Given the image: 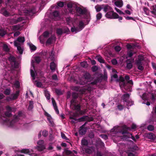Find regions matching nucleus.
<instances>
[{
	"instance_id": "obj_1",
	"label": "nucleus",
	"mask_w": 156,
	"mask_h": 156,
	"mask_svg": "<svg viewBox=\"0 0 156 156\" xmlns=\"http://www.w3.org/2000/svg\"><path fill=\"white\" fill-rule=\"evenodd\" d=\"M93 78L88 72L84 73L83 76L79 80V81L76 83L80 85H84L88 84V86L87 87L80 88L77 86L73 87L72 89L76 91H79V93L82 94L87 93L88 92H90L93 89L95 88L97 84L99 82V79L98 77L95 78L93 82H91Z\"/></svg>"
},
{
	"instance_id": "obj_2",
	"label": "nucleus",
	"mask_w": 156,
	"mask_h": 156,
	"mask_svg": "<svg viewBox=\"0 0 156 156\" xmlns=\"http://www.w3.org/2000/svg\"><path fill=\"white\" fill-rule=\"evenodd\" d=\"M131 128L124 125L122 127L115 126L111 130L110 134L112 136V138L114 142L117 143L121 140H126L128 138H131L134 141L136 139H138L139 137L136 135L135 137L133 136L131 134L129 133L128 131L130 130Z\"/></svg>"
},
{
	"instance_id": "obj_3",
	"label": "nucleus",
	"mask_w": 156,
	"mask_h": 156,
	"mask_svg": "<svg viewBox=\"0 0 156 156\" xmlns=\"http://www.w3.org/2000/svg\"><path fill=\"white\" fill-rule=\"evenodd\" d=\"M119 80V86L121 89L122 90L124 89L128 91H131V87L133 84V82L132 80H129V76L126 75L125 76V78L120 76Z\"/></svg>"
},
{
	"instance_id": "obj_4",
	"label": "nucleus",
	"mask_w": 156,
	"mask_h": 156,
	"mask_svg": "<svg viewBox=\"0 0 156 156\" xmlns=\"http://www.w3.org/2000/svg\"><path fill=\"white\" fill-rule=\"evenodd\" d=\"M72 97L73 99L70 101L71 105L74 108V109L79 114H83L85 113V112L80 110V103L81 98L80 97L79 98L78 94L75 92H73L72 93Z\"/></svg>"
},
{
	"instance_id": "obj_5",
	"label": "nucleus",
	"mask_w": 156,
	"mask_h": 156,
	"mask_svg": "<svg viewBox=\"0 0 156 156\" xmlns=\"http://www.w3.org/2000/svg\"><path fill=\"white\" fill-rule=\"evenodd\" d=\"M66 21L68 25H70L73 24V26L71 27V30L72 32L75 34L81 31L85 26L84 22L82 20H80L76 24H73V20L70 17L66 18Z\"/></svg>"
},
{
	"instance_id": "obj_6",
	"label": "nucleus",
	"mask_w": 156,
	"mask_h": 156,
	"mask_svg": "<svg viewBox=\"0 0 156 156\" xmlns=\"http://www.w3.org/2000/svg\"><path fill=\"white\" fill-rule=\"evenodd\" d=\"M76 10L77 14L79 16H83V18L86 20L87 24H88L90 20V17L89 13H88L85 8H82L79 7L76 8Z\"/></svg>"
},
{
	"instance_id": "obj_7",
	"label": "nucleus",
	"mask_w": 156,
	"mask_h": 156,
	"mask_svg": "<svg viewBox=\"0 0 156 156\" xmlns=\"http://www.w3.org/2000/svg\"><path fill=\"white\" fill-rule=\"evenodd\" d=\"M22 115V113L21 111H20L19 112L18 115L14 117V119L12 121H10L9 119H6L4 120L5 122L7 123L9 125L10 127H13L14 125H16L18 123L20 124V123L19 122V121L20 118V117Z\"/></svg>"
},
{
	"instance_id": "obj_8",
	"label": "nucleus",
	"mask_w": 156,
	"mask_h": 156,
	"mask_svg": "<svg viewBox=\"0 0 156 156\" xmlns=\"http://www.w3.org/2000/svg\"><path fill=\"white\" fill-rule=\"evenodd\" d=\"M34 60V62H33V60L31 62V65L33 67V69L31 68L30 69V74L33 80V82H34V80L35 79L36 77V73L35 71V67L34 64V62H35L38 64L39 63V56H34L33 57Z\"/></svg>"
},
{
	"instance_id": "obj_9",
	"label": "nucleus",
	"mask_w": 156,
	"mask_h": 156,
	"mask_svg": "<svg viewBox=\"0 0 156 156\" xmlns=\"http://www.w3.org/2000/svg\"><path fill=\"white\" fill-rule=\"evenodd\" d=\"M122 100L127 106H130L133 104V102L129 98V94H125L122 97Z\"/></svg>"
},
{
	"instance_id": "obj_10",
	"label": "nucleus",
	"mask_w": 156,
	"mask_h": 156,
	"mask_svg": "<svg viewBox=\"0 0 156 156\" xmlns=\"http://www.w3.org/2000/svg\"><path fill=\"white\" fill-rule=\"evenodd\" d=\"M156 97V94L153 93H150L147 95L146 93H144L141 97L144 100H148L151 99V100L154 101L155 100Z\"/></svg>"
},
{
	"instance_id": "obj_11",
	"label": "nucleus",
	"mask_w": 156,
	"mask_h": 156,
	"mask_svg": "<svg viewBox=\"0 0 156 156\" xmlns=\"http://www.w3.org/2000/svg\"><path fill=\"white\" fill-rule=\"evenodd\" d=\"M8 58L10 63L12 67L15 68H17L18 67V63L16 61V58L14 56L11 55Z\"/></svg>"
},
{
	"instance_id": "obj_12",
	"label": "nucleus",
	"mask_w": 156,
	"mask_h": 156,
	"mask_svg": "<svg viewBox=\"0 0 156 156\" xmlns=\"http://www.w3.org/2000/svg\"><path fill=\"white\" fill-rule=\"evenodd\" d=\"M0 62L2 65H3L4 67H5V71H6V69H8V71H10L11 69L10 68H8L9 67V65L7 63V60L6 58H5L4 56H2V57L0 56Z\"/></svg>"
},
{
	"instance_id": "obj_13",
	"label": "nucleus",
	"mask_w": 156,
	"mask_h": 156,
	"mask_svg": "<svg viewBox=\"0 0 156 156\" xmlns=\"http://www.w3.org/2000/svg\"><path fill=\"white\" fill-rule=\"evenodd\" d=\"M105 16L108 19H115L117 18L118 15L116 13L114 12L113 9L112 11L107 12Z\"/></svg>"
},
{
	"instance_id": "obj_14",
	"label": "nucleus",
	"mask_w": 156,
	"mask_h": 156,
	"mask_svg": "<svg viewBox=\"0 0 156 156\" xmlns=\"http://www.w3.org/2000/svg\"><path fill=\"white\" fill-rule=\"evenodd\" d=\"M25 39L24 37L20 36L14 41V46L23 45Z\"/></svg>"
},
{
	"instance_id": "obj_15",
	"label": "nucleus",
	"mask_w": 156,
	"mask_h": 156,
	"mask_svg": "<svg viewBox=\"0 0 156 156\" xmlns=\"http://www.w3.org/2000/svg\"><path fill=\"white\" fill-rule=\"evenodd\" d=\"M33 152L32 150L27 149H23L20 151L21 153L28 154L31 156H38L37 154L33 153Z\"/></svg>"
},
{
	"instance_id": "obj_16",
	"label": "nucleus",
	"mask_w": 156,
	"mask_h": 156,
	"mask_svg": "<svg viewBox=\"0 0 156 156\" xmlns=\"http://www.w3.org/2000/svg\"><path fill=\"white\" fill-rule=\"evenodd\" d=\"M52 19L54 20H58L60 19L59 13L57 11H55L51 14Z\"/></svg>"
},
{
	"instance_id": "obj_17",
	"label": "nucleus",
	"mask_w": 156,
	"mask_h": 156,
	"mask_svg": "<svg viewBox=\"0 0 156 156\" xmlns=\"http://www.w3.org/2000/svg\"><path fill=\"white\" fill-rule=\"evenodd\" d=\"M35 8L33 6L30 7L29 9L26 10L25 11V13L29 15L34 14L35 13Z\"/></svg>"
},
{
	"instance_id": "obj_18",
	"label": "nucleus",
	"mask_w": 156,
	"mask_h": 156,
	"mask_svg": "<svg viewBox=\"0 0 156 156\" xmlns=\"http://www.w3.org/2000/svg\"><path fill=\"white\" fill-rule=\"evenodd\" d=\"M44 114L47 117V119L49 122L50 125L52 126H54V123L50 115L46 112H44Z\"/></svg>"
},
{
	"instance_id": "obj_19",
	"label": "nucleus",
	"mask_w": 156,
	"mask_h": 156,
	"mask_svg": "<svg viewBox=\"0 0 156 156\" xmlns=\"http://www.w3.org/2000/svg\"><path fill=\"white\" fill-rule=\"evenodd\" d=\"M112 2L114 4L119 7H121L123 5V3L122 0H112Z\"/></svg>"
},
{
	"instance_id": "obj_20",
	"label": "nucleus",
	"mask_w": 156,
	"mask_h": 156,
	"mask_svg": "<svg viewBox=\"0 0 156 156\" xmlns=\"http://www.w3.org/2000/svg\"><path fill=\"white\" fill-rule=\"evenodd\" d=\"M56 37L54 35L52 36L49 38L46 42V45L49 44H52L55 41Z\"/></svg>"
},
{
	"instance_id": "obj_21",
	"label": "nucleus",
	"mask_w": 156,
	"mask_h": 156,
	"mask_svg": "<svg viewBox=\"0 0 156 156\" xmlns=\"http://www.w3.org/2000/svg\"><path fill=\"white\" fill-rule=\"evenodd\" d=\"M112 10V8L109 5H103V10L105 12H108Z\"/></svg>"
},
{
	"instance_id": "obj_22",
	"label": "nucleus",
	"mask_w": 156,
	"mask_h": 156,
	"mask_svg": "<svg viewBox=\"0 0 156 156\" xmlns=\"http://www.w3.org/2000/svg\"><path fill=\"white\" fill-rule=\"evenodd\" d=\"M47 0H40V11L42 10L45 5Z\"/></svg>"
},
{
	"instance_id": "obj_23",
	"label": "nucleus",
	"mask_w": 156,
	"mask_h": 156,
	"mask_svg": "<svg viewBox=\"0 0 156 156\" xmlns=\"http://www.w3.org/2000/svg\"><path fill=\"white\" fill-rule=\"evenodd\" d=\"M15 4L14 2V0H7V2L6 3L7 5L9 6L11 8L15 9L13 5Z\"/></svg>"
},
{
	"instance_id": "obj_24",
	"label": "nucleus",
	"mask_w": 156,
	"mask_h": 156,
	"mask_svg": "<svg viewBox=\"0 0 156 156\" xmlns=\"http://www.w3.org/2000/svg\"><path fill=\"white\" fill-rule=\"evenodd\" d=\"M147 137L149 139L153 140H155L156 138L155 135L151 133H147Z\"/></svg>"
},
{
	"instance_id": "obj_25",
	"label": "nucleus",
	"mask_w": 156,
	"mask_h": 156,
	"mask_svg": "<svg viewBox=\"0 0 156 156\" xmlns=\"http://www.w3.org/2000/svg\"><path fill=\"white\" fill-rule=\"evenodd\" d=\"M52 104L53 105V106L54 108V109L55 110V111L57 114H59V111L58 109L57 106H56V103L54 100V99L53 98H51Z\"/></svg>"
},
{
	"instance_id": "obj_26",
	"label": "nucleus",
	"mask_w": 156,
	"mask_h": 156,
	"mask_svg": "<svg viewBox=\"0 0 156 156\" xmlns=\"http://www.w3.org/2000/svg\"><path fill=\"white\" fill-rule=\"evenodd\" d=\"M1 13L5 16H8L10 15L9 13L6 10L5 8H2L0 11Z\"/></svg>"
},
{
	"instance_id": "obj_27",
	"label": "nucleus",
	"mask_w": 156,
	"mask_h": 156,
	"mask_svg": "<svg viewBox=\"0 0 156 156\" xmlns=\"http://www.w3.org/2000/svg\"><path fill=\"white\" fill-rule=\"evenodd\" d=\"M44 142L43 140H40V143H43ZM40 152L43 151V152H45L46 151V149L45 146L44 145H40Z\"/></svg>"
},
{
	"instance_id": "obj_28",
	"label": "nucleus",
	"mask_w": 156,
	"mask_h": 156,
	"mask_svg": "<svg viewBox=\"0 0 156 156\" xmlns=\"http://www.w3.org/2000/svg\"><path fill=\"white\" fill-rule=\"evenodd\" d=\"M102 14L101 12L98 13L96 16L97 20L96 22L94 23V25H97L98 23H99V22H98V20H99L102 17Z\"/></svg>"
},
{
	"instance_id": "obj_29",
	"label": "nucleus",
	"mask_w": 156,
	"mask_h": 156,
	"mask_svg": "<svg viewBox=\"0 0 156 156\" xmlns=\"http://www.w3.org/2000/svg\"><path fill=\"white\" fill-rule=\"evenodd\" d=\"M73 4L71 2H69L67 4V7L70 12L73 14L74 13V11H73Z\"/></svg>"
},
{
	"instance_id": "obj_30",
	"label": "nucleus",
	"mask_w": 156,
	"mask_h": 156,
	"mask_svg": "<svg viewBox=\"0 0 156 156\" xmlns=\"http://www.w3.org/2000/svg\"><path fill=\"white\" fill-rule=\"evenodd\" d=\"M78 120L79 122H82L85 121H89V117L87 115L84 116L78 119Z\"/></svg>"
},
{
	"instance_id": "obj_31",
	"label": "nucleus",
	"mask_w": 156,
	"mask_h": 156,
	"mask_svg": "<svg viewBox=\"0 0 156 156\" xmlns=\"http://www.w3.org/2000/svg\"><path fill=\"white\" fill-rule=\"evenodd\" d=\"M20 91L19 90L16 91L15 94H11V97H12V99H13V100L17 99L18 97Z\"/></svg>"
},
{
	"instance_id": "obj_32",
	"label": "nucleus",
	"mask_w": 156,
	"mask_h": 156,
	"mask_svg": "<svg viewBox=\"0 0 156 156\" xmlns=\"http://www.w3.org/2000/svg\"><path fill=\"white\" fill-rule=\"evenodd\" d=\"M135 53V51H133L132 50H128L127 53V58L131 57Z\"/></svg>"
},
{
	"instance_id": "obj_33",
	"label": "nucleus",
	"mask_w": 156,
	"mask_h": 156,
	"mask_svg": "<svg viewBox=\"0 0 156 156\" xmlns=\"http://www.w3.org/2000/svg\"><path fill=\"white\" fill-rule=\"evenodd\" d=\"M96 142L97 144L99 145L101 147H104L105 144L104 143L101 141V140L99 138L97 139Z\"/></svg>"
},
{
	"instance_id": "obj_34",
	"label": "nucleus",
	"mask_w": 156,
	"mask_h": 156,
	"mask_svg": "<svg viewBox=\"0 0 156 156\" xmlns=\"http://www.w3.org/2000/svg\"><path fill=\"white\" fill-rule=\"evenodd\" d=\"M87 131V129L86 128L80 127L79 130L80 134L81 135H84Z\"/></svg>"
},
{
	"instance_id": "obj_35",
	"label": "nucleus",
	"mask_w": 156,
	"mask_h": 156,
	"mask_svg": "<svg viewBox=\"0 0 156 156\" xmlns=\"http://www.w3.org/2000/svg\"><path fill=\"white\" fill-rule=\"evenodd\" d=\"M95 8L97 12H99L101 9H103V5H97L95 6Z\"/></svg>"
},
{
	"instance_id": "obj_36",
	"label": "nucleus",
	"mask_w": 156,
	"mask_h": 156,
	"mask_svg": "<svg viewBox=\"0 0 156 156\" xmlns=\"http://www.w3.org/2000/svg\"><path fill=\"white\" fill-rule=\"evenodd\" d=\"M56 67V64L53 62L51 63L50 65V69L52 72H54Z\"/></svg>"
},
{
	"instance_id": "obj_37",
	"label": "nucleus",
	"mask_w": 156,
	"mask_h": 156,
	"mask_svg": "<svg viewBox=\"0 0 156 156\" xmlns=\"http://www.w3.org/2000/svg\"><path fill=\"white\" fill-rule=\"evenodd\" d=\"M82 149L83 151H85L86 153L90 154L92 152V150L90 149L87 148H86L84 146H82Z\"/></svg>"
},
{
	"instance_id": "obj_38",
	"label": "nucleus",
	"mask_w": 156,
	"mask_h": 156,
	"mask_svg": "<svg viewBox=\"0 0 156 156\" xmlns=\"http://www.w3.org/2000/svg\"><path fill=\"white\" fill-rule=\"evenodd\" d=\"M28 45L31 51H34L36 49V47L32 44L30 43H28Z\"/></svg>"
},
{
	"instance_id": "obj_39",
	"label": "nucleus",
	"mask_w": 156,
	"mask_h": 156,
	"mask_svg": "<svg viewBox=\"0 0 156 156\" xmlns=\"http://www.w3.org/2000/svg\"><path fill=\"white\" fill-rule=\"evenodd\" d=\"M22 45H19L18 46H15V47H17V50L20 54H22L23 53V49L22 47Z\"/></svg>"
},
{
	"instance_id": "obj_40",
	"label": "nucleus",
	"mask_w": 156,
	"mask_h": 156,
	"mask_svg": "<svg viewBox=\"0 0 156 156\" xmlns=\"http://www.w3.org/2000/svg\"><path fill=\"white\" fill-rule=\"evenodd\" d=\"M21 27L19 24L14 25L12 27V29L14 30H20Z\"/></svg>"
},
{
	"instance_id": "obj_41",
	"label": "nucleus",
	"mask_w": 156,
	"mask_h": 156,
	"mask_svg": "<svg viewBox=\"0 0 156 156\" xmlns=\"http://www.w3.org/2000/svg\"><path fill=\"white\" fill-rule=\"evenodd\" d=\"M96 59L101 63H104L105 61L100 56H98L96 57Z\"/></svg>"
},
{
	"instance_id": "obj_42",
	"label": "nucleus",
	"mask_w": 156,
	"mask_h": 156,
	"mask_svg": "<svg viewBox=\"0 0 156 156\" xmlns=\"http://www.w3.org/2000/svg\"><path fill=\"white\" fill-rule=\"evenodd\" d=\"M33 104L34 103L32 101H30L29 105L28 108V109L29 110H31L33 108Z\"/></svg>"
},
{
	"instance_id": "obj_43",
	"label": "nucleus",
	"mask_w": 156,
	"mask_h": 156,
	"mask_svg": "<svg viewBox=\"0 0 156 156\" xmlns=\"http://www.w3.org/2000/svg\"><path fill=\"white\" fill-rule=\"evenodd\" d=\"M80 65L81 66L84 68H87L88 65V63L86 61L81 62L80 63Z\"/></svg>"
},
{
	"instance_id": "obj_44",
	"label": "nucleus",
	"mask_w": 156,
	"mask_h": 156,
	"mask_svg": "<svg viewBox=\"0 0 156 156\" xmlns=\"http://www.w3.org/2000/svg\"><path fill=\"white\" fill-rule=\"evenodd\" d=\"M81 144H82L83 146L84 147V146H87L88 145V142L86 140L83 139H82L81 141Z\"/></svg>"
},
{
	"instance_id": "obj_45",
	"label": "nucleus",
	"mask_w": 156,
	"mask_h": 156,
	"mask_svg": "<svg viewBox=\"0 0 156 156\" xmlns=\"http://www.w3.org/2000/svg\"><path fill=\"white\" fill-rule=\"evenodd\" d=\"M69 118L70 119H72L71 121V122L72 123H75L77 122V121H78V119L74 118L72 116H70Z\"/></svg>"
},
{
	"instance_id": "obj_46",
	"label": "nucleus",
	"mask_w": 156,
	"mask_h": 156,
	"mask_svg": "<svg viewBox=\"0 0 156 156\" xmlns=\"http://www.w3.org/2000/svg\"><path fill=\"white\" fill-rule=\"evenodd\" d=\"M10 23L12 24L17 23H18L17 19L14 18L11 19L10 20Z\"/></svg>"
},
{
	"instance_id": "obj_47",
	"label": "nucleus",
	"mask_w": 156,
	"mask_h": 156,
	"mask_svg": "<svg viewBox=\"0 0 156 156\" xmlns=\"http://www.w3.org/2000/svg\"><path fill=\"white\" fill-rule=\"evenodd\" d=\"M56 33L58 35H61L63 33V30L61 29H58L56 31Z\"/></svg>"
},
{
	"instance_id": "obj_48",
	"label": "nucleus",
	"mask_w": 156,
	"mask_h": 156,
	"mask_svg": "<svg viewBox=\"0 0 156 156\" xmlns=\"http://www.w3.org/2000/svg\"><path fill=\"white\" fill-rule=\"evenodd\" d=\"M55 91L56 94L58 95H61L62 94V92L60 89H56L55 90Z\"/></svg>"
},
{
	"instance_id": "obj_49",
	"label": "nucleus",
	"mask_w": 156,
	"mask_h": 156,
	"mask_svg": "<svg viewBox=\"0 0 156 156\" xmlns=\"http://www.w3.org/2000/svg\"><path fill=\"white\" fill-rule=\"evenodd\" d=\"M45 95L48 100H49L50 98V95L48 92V91H45Z\"/></svg>"
},
{
	"instance_id": "obj_50",
	"label": "nucleus",
	"mask_w": 156,
	"mask_h": 156,
	"mask_svg": "<svg viewBox=\"0 0 156 156\" xmlns=\"http://www.w3.org/2000/svg\"><path fill=\"white\" fill-rule=\"evenodd\" d=\"M49 58L51 60H55V56L52 51H51L50 54Z\"/></svg>"
},
{
	"instance_id": "obj_51",
	"label": "nucleus",
	"mask_w": 156,
	"mask_h": 156,
	"mask_svg": "<svg viewBox=\"0 0 156 156\" xmlns=\"http://www.w3.org/2000/svg\"><path fill=\"white\" fill-rule=\"evenodd\" d=\"M14 86L16 88H19L20 87V82L18 81H16L14 83Z\"/></svg>"
},
{
	"instance_id": "obj_52",
	"label": "nucleus",
	"mask_w": 156,
	"mask_h": 156,
	"mask_svg": "<svg viewBox=\"0 0 156 156\" xmlns=\"http://www.w3.org/2000/svg\"><path fill=\"white\" fill-rule=\"evenodd\" d=\"M147 129L150 131L153 130L154 129V127L152 125H149L147 127Z\"/></svg>"
},
{
	"instance_id": "obj_53",
	"label": "nucleus",
	"mask_w": 156,
	"mask_h": 156,
	"mask_svg": "<svg viewBox=\"0 0 156 156\" xmlns=\"http://www.w3.org/2000/svg\"><path fill=\"white\" fill-rule=\"evenodd\" d=\"M6 34V32L3 30H0V36H4Z\"/></svg>"
},
{
	"instance_id": "obj_54",
	"label": "nucleus",
	"mask_w": 156,
	"mask_h": 156,
	"mask_svg": "<svg viewBox=\"0 0 156 156\" xmlns=\"http://www.w3.org/2000/svg\"><path fill=\"white\" fill-rule=\"evenodd\" d=\"M63 32L64 33H68L70 32L69 29L67 27H65L63 29Z\"/></svg>"
},
{
	"instance_id": "obj_55",
	"label": "nucleus",
	"mask_w": 156,
	"mask_h": 156,
	"mask_svg": "<svg viewBox=\"0 0 156 156\" xmlns=\"http://www.w3.org/2000/svg\"><path fill=\"white\" fill-rule=\"evenodd\" d=\"M115 9L116 10V12L118 13L120 15H124L125 14L124 13H123L119 9H118L115 7Z\"/></svg>"
},
{
	"instance_id": "obj_56",
	"label": "nucleus",
	"mask_w": 156,
	"mask_h": 156,
	"mask_svg": "<svg viewBox=\"0 0 156 156\" xmlns=\"http://www.w3.org/2000/svg\"><path fill=\"white\" fill-rule=\"evenodd\" d=\"M3 50L6 51H8L9 50L8 46L6 44H4L3 46Z\"/></svg>"
},
{
	"instance_id": "obj_57",
	"label": "nucleus",
	"mask_w": 156,
	"mask_h": 156,
	"mask_svg": "<svg viewBox=\"0 0 156 156\" xmlns=\"http://www.w3.org/2000/svg\"><path fill=\"white\" fill-rule=\"evenodd\" d=\"M92 71L95 72L98 69V67L96 66H94L91 68Z\"/></svg>"
},
{
	"instance_id": "obj_58",
	"label": "nucleus",
	"mask_w": 156,
	"mask_h": 156,
	"mask_svg": "<svg viewBox=\"0 0 156 156\" xmlns=\"http://www.w3.org/2000/svg\"><path fill=\"white\" fill-rule=\"evenodd\" d=\"M42 135L44 137L47 136L48 135V131L46 130H43L42 133Z\"/></svg>"
},
{
	"instance_id": "obj_59",
	"label": "nucleus",
	"mask_w": 156,
	"mask_h": 156,
	"mask_svg": "<svg viewBox=\"0 0 156 156\" xmlns=\"http://www.w3.org/2000/svg\"><path fill=\"white\" fill-rule=\"evenodd\" d=\"M10 90L9 89H6L4 91V94L6 95H9L10 94Z\"/></svg>"
},
{
	"instance_id": "obj_60",
	"label": "nucleus",
	"mask_w": 156,
	"mask_h": 156,
	"mask_svg": "<svg viewBox=\"0 0 156 156\" xmlns=\"http://www.w3.org/2000/svg\"><path fill=\"white\" fill-rule=\"evenodd\" d=\"M121 49V47L119 46H116L115 47V50L117 52H119Z\"/></svg>"
},
{
	"instance_id": "obj_61",
	"label": "nucleus",
	"mask_w": 156,
	"mask_h": 156,
	"mask_svg": "<svg viewBox=\"0 0 156 156\" xmlns=\"http://www.w3.org/2000/svg\"><path fill=\"white\" fill-rule=\"evenodd\" d=\"M57 5L61 7H62L64 5V3L63 2H60L57 3Z\"/></svg>"
},
{
	"instance_id": "obj_62",
	"label": "nucleus",
	"mask_w": 156,
	"mask_h": 156,
	"mask_svg": "<svg viewBox=\"0 0 156 156\" xmlns=\"http://www.w3.org/2000/svg\"><path fill=\"white\" fill-rule=\"evenodd\" d=\"M100 136L105 140H106L108 138L107 136L105 134H101Z\"/></svg>"
},
{
	"instance_id": "obj_63",
	"label": "nucleus",
	"mask_w": 156,
	"mask_h": 156,
	"mask_svg": "<svg viewBox=\"0 0 156 156\" xmlns=\"http://www.w3.org/2000/svg\"><path fill=\"white\" fill-rule=\"evenodd\" d=\"M126 67L129 69H131L132 67V64L131 62L128 63L127 64Z\"/></svg>"
},
{
	"instance_id": "obj_64",
	"label": "nucleus",
	"mask_w": 156,
	"mask_h": 156,
	"mask_svg": "<svg viewBox=\"0 0 156 156\" xmlns=\"http://www.w3.org/2000/svg\"><path fill=\"white\" fill-rule=\"evenodd\" d=\"M132 151H137L139 149L138 147L136 145L134 146L132 148Z\"/></svg>"
}]
</instances>
